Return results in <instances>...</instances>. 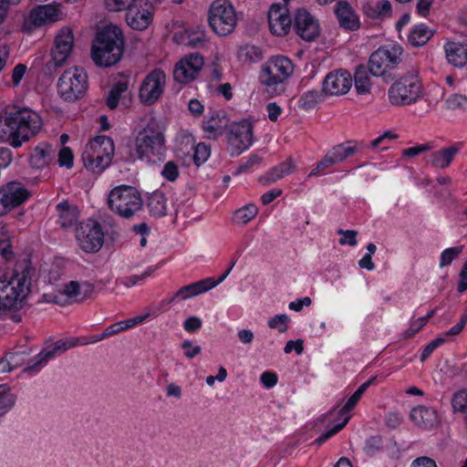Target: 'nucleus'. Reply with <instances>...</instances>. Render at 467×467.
Instances as JSON below:
<instances>
[{
  "instance_id": "nucleus-48",
  "label": "nucleus",
  "mask_w": 467,
  "mask_h": 467,
  "mask_svg": "<svg viewBox=\"0 0 467 467\" xmlns=\"http://www.w3.org/2000/svg\"><path fill=\"white\" fill-rule=\"evenodd\" d=\"M462 246L451 247L444 250L441 255V267L449 265L462 253Z\"/></svg>"
},
{
  "instance_id": "nucleus-33",
  "label": "nucleus",
  "mask_w": 467,
  "mask_h": 467,
  "mask_svg": "<svg viewBox=\"0 0 467 467\" xmlns=\"http://www.w3.org/2000/svg\"><path fill=\"white\" fill-rule=\"evenodd\" d=\"M56 150L50 145L36 147L30 157V163L36 169L47 166L55 156Z\"/></svg>"
},
{
  "instance_id": "nucleus-2",
  "label": "nucleus",
  "mask_w": 467,
  "mask_h": 467,
  "mask_svg": "<svg viewBox=\"0 0 467 467\" xmlns=\"http://www.w3.org/2000/svg\"><path fill=\"white\" fill-rule=\"evenodd\" d=\"M33 268L28 260L19 262L12 277H0L3 309H19L30 292Z\"/></svg>"
},
{
  "instance_id": "nucleus-39",
  "label": "nucleus",
  "mask_w": 467,
  "mask_h": 467,
  "mask_svg": "<svg viewBox=\"0 0 467 467\" xmlns=\"http://www.w3.org/2000/svg\"><path fill=\"white\" fill-rule=\"evenodd\" d=\"M322 94L317 90H308L303 93L298 99L299 109L306 112L316 109L321 101Z\"/></svg>"
},
{
  "instance_id": "nucleus-56",
  "label": "nucleus",
  "mask_w": 467,
  "mask_h": 467,
  "mask_svg": "<svg viewBox=\"0 0 467 467\" xmlns=\"http://www.w3.org/2000/svg\"><path fill=\"white\" fill-rule=\"evenodd\" d=\"M444 341H445V339L443 337H438V338L432 340L431 342H430L425 347V348L423 349V351L421 353V360H424L425 358H427L431 355V353L436 348H438L441 344H442Z\"/></svg>"
},
{
  "instance_id": "nucleus-10",
  "label": "nucleus",
  "mask_w": 467,
  "mask_h": 467,
  "mask_svg": "<svg viewBox=\"0 0 467 467\" xmlns=\"http://www.w3.org/2000/svg\"><path fill=\"white\" fill-rule=\"evenodd\" d=\"M75 237L78 247L86 253L99 252L104 243L101 226L95 221H87L75 227Z\"/></svg>"
},
{
  "instance_id": "nucleus-30",
  "label": "nucleus",
  "mask_w": 467,
  "mask_h": 467,
  "mask_svg": "<svg viewBox=\"0 0 467 467\" xmlns=\"http://www.w3.org/2000/svg\"><path fill=\"white\" fill-rule=\"evenodd\" d=\"M57 208L59 212L58 218L62 228L67 229L78 225V210L75 205L68 202H62L57 204Z\"/></svg>"
},
{
  "instance_id": "nucleus-50",
  "label": "nucleus",
  "mask_w": 467,
  "mask_h": 467,
  "mask_svg": "<svg viewBox=\"0 0 467 467\" xmlns=\"http://www.w3.org/2000/svg\"><path fill=\"white\" fill-rule=\"evenodd\" d=\"M432 149L431 143L428 142L415 147L408 148L402 150V156L404 158H413L422 152L431 150Z\"/></svg>"
},
{
  "instance_id": "nucleus-54",
  "label": "nucleus",
  "mask_w": 467,
  "mask_h": 467,
  "mask_svg": "<svg viewBox=\"0 0 467 467\" xmlns=\"http://www.w3.org/2000/svg\"><path fill=\"white\" fill-rule=\"evenodd\" d=\"M182 348L185 349V356L188 358H192L195 356L199 355L201 353V347L200 346H192V343L190 340H185L182 344Z\"/></svg>"
},
{
  "instance_id": "nucleus-44",
  "label": "nucleus",
  "mask_w": 467,
  "mask_h": 467,
  "mask_svg": "<svg viewBox=\"0 0 467 467\" xmlns=\"http://www.w3.org/2000/svg\"><path fill=\"white\" fill-rule=\"evenodd\" d=\"M444 105L445 109L450 112L464 110L467 105V97L461 94H452L445 99Z\"/></svg>"
},
{
  "instance_id": "nucleus-3",
  "label": "nucleus",
  "mask_w": 467,
  "mask_h": 467,
  "mask_svg": "<svg viewBox=\"0 0 467 467\" xmlns=\"http://www.w3.org/2000/svg\"><path fill=\"white\" fill-rule=\"evenodd\" d=\"M122 32L117 26L104 27L92 45L91 57L99 67H110L119 61L123 53Z\"/></svg>"
},
{
  "instance_id": "nucleus-20",
  "label": "nucleus",
  "mask_w": 467,
  "mask_h": 467,
  "mask_svg": "<svg viewBox=\"0 0 467 467\" xmlns=\"http://www.w3.org/2000/svg\"><path fill=\"white\" fill-rule=\"evenodd\" d=\"M152 6L147 3L136 2L126 12V22L129 26L136 30L146 29L152 21Z\"/></svg>"
},
{
  "instance_id": "nucleus-18",
  "label": "nucleus",
  "mask_w": 467,
  "mask_h": 467,
  "mask_svg": "<svg viewBox=\"0 0 467 467\" xmlns=\"http://www.w3.org/2000/svg\"><path fill=\"white\" fill-rule=\"evenodd\" d=\"M267 18L269 30L273 35L285 36L289 33L292 27V19L286 5L280 4L272 5L268 11Z\"/></svg>"
},
{
  "instance_id": "nucleus-4",
  "label": "nucleus",
  "mask_w": 467,
  "mask_h": 467,
  "mask_svg": "<svg viewBox=\"0 0 467 467\" xmlns=\"http://www.w3.org/2000/svg\"><path fill=\"white\" fill-rule=\"evenodd\" d=\"M388 96L391 105L406 107L421 99L424 90L418 75L409 72L390 86Z\"/></svg>"
},
{
  "instance_id": "nucleus-5",
  "label": "nucleus",
  "mask_w": 467,
  "mask_h": 467,
  "mask_svg": "<svg viewBox=\"0 0 467 467\" xmlns=\"http://www.w3.org/2000/svg\"><path fill=\"white\" fill-rule=\"evenodd\" d=\"M109 209L123 218H130L141 210L143 201L140 192L130 186H118L109 194Z\"/></svg>"
},
{
  "instance_id": "nucleus-41",
  "label": "nucleus",
  "mask_w": 467,
  "mask_h": 467,
  "mask_svg": "<svg viewBox=\"0 0 467 467\" xmlns=\"http://www.w3.org/2000/svg\"><path fill=\"white\" fill-rule=\"evenodd\" d=\"M129 93V84L127 81H119L114 85L107 98V106L110 109L117 108L119 101L125 98Z\"/></svg>"
},
{
  "instance_id": "nucleus-22",
  "label": "nucleus",
  "mask_w": 467,
  "mask_h": 467,
  "mask_svg": "<svg viewBox=\"0 0 467 467\" xmlns=\"http://www.w3.org/2000/svg\"><path fill=\"white\" fill-rule=\"evenodd\" d=\"M335 13L337 22L342 28L356 31L360 27L359 18L348 2H338L336 5Z\"/></svg>"
},
{
  "instance_id": "nucleus-1",
  "label": "nucleus",
  "mask_w": 467,
  "mask_h": 467,
  "mask_svg": "<svg viewBox=\"0 0 467 467\" xmlns=\"http://www.w3.org/2000/svg\"><path fill=\"white\" fill-rule=\"evenodd\" d=\"M43 125L40 115L28 109L7 106L0 114V143L19 148L36 136Z\"/></svg>"
},
{
  "instance_id": "nucleus-64",
  "label": "nucleus",
  "mask_w": 467,
  "mask_h": 467,
  "mask_svg": "<svg viewBox=\"0 0 467 467\" xmlns=\"http://www.w3.org/2000/svg\"><path fill=\"white\" fill-rule=\"evenodd\" d=\"M282 193V191L279 190V189H274L272 191H269L265 193H264L261 197V200H262V202L263 204L265 205H267L269 204L270 202H272L275 198H277L278 196H280Z\"/></svg>"
},
{
  "instance_id": "nucleus-59",
  "label": "nucleus",
  "mask_w": 467,
  "mask_h": 467,
  "mask_svg": "<svg viewBox=\"0 0 467 467\" xmlns=\"http://www.w3.org/2000/svg\"><path fill=\"white\" fill-rule=\"evenodd\" d=\"M295 349L296 352L299 355L303 352L304 347H303V340L297 339L296 341L289 340L285 347V352L286 354H289L292 352V350Z\"/></svg>"
},
{
  "instance_id": "nucleus-63",
  "label": "nucleus",
  "mask_w": 467,
  "mask_h": 467,
  "mask_svg": "<svg viewBox=\"0 0 467 467\" xmlns=\"http://www.w3.org/2000/svg\"><path fill=\"white\" fill-rule=\"evenodd\" d=\"M467 322V310L462 315L461 321L455 325L453 327H451L449 331L446 332L447 336H455L461 333V331L463 329L465 324Z\"/></svg>"
},
{
  "instance_id": "nucleus-52",
  "label": "nucleus",
  "mask_w": 467,
  "mask_h": 467,
  "mask_svg": "<svg viewBox=\"0 0 467 467\" xmlns=\"http://www.w3.org/2000/svg\"><path fill=\"white\" fill-rule=\"evenodd\" d=\"M58 162L60 166H66L67 168L73 165V153L67 147L62 148L58 153Z\"/></svg>"
},
{
  "instance_id": "nucleus-25",
  "label": "nucleus",
  "mask_w": 467,
  "mask_h": 467,
  "mask_svg": "<svg viewBox=\"0 0 467 467\" xmlns=\"http://www.w3.org/2000/svg\"><path fill=\"white\" fill-rule=\"evenodd\" d=\"M411 420L419 427L428 429L438 424L436 410L426 406H418L410 411Z\"/></svg>"
},
{
  "instance_id": "nucleus-38",
  "label": "nucleus",
  "mask_w": 467,
  "mask_h": 467,
  "mask_svg": "<svg viewBox=\"0 0 467 467\" xmlns=\"http://www.w3.org/2000/svg\"><path fill=\"white\" fill-rule=\"evenodd\" d=\"M82 159L86 168L94 172H101L111 163V161H105V158L100 155L95 154L87 150H84Z\"/></svg>"
},
{
  "instance_id": "nucleus-58",
  "label": "nucleus",
  "mask_w": 467,
  "mask_h": 467,
  "mask_svg": "<svg viewBox=\"0 0 467 467\" xmlns=\"http://www.w3.org/2000/svg\"><path fill=\"white\" fill-rule=\"evenodd\" d=\"M268 119L271 121H276L278 119V117L282 113V109L280 106H278L276 103L272 102L269 103L266 107Z\"/></svg>"
},
{
  "instance_id": "nucleus-23",
  "label": "nucleus",
  "mask_w": 467,
  "mask_h": 467,
  "mask_svg": "<svg viewBox=\"0 0 467 467\" xmlns=\"http://www.w3.org/2000/svg\"><path fill=\"white\" fill-rule=\"evenodd\" d=\"M59 16V5L49 4L34 8L30 13L29 17L35 26H42L44 24L58 20Z\"/></svg>"
},
{
  "instance_id": "nucleus-49",
  "label": "nucleus",
  "mask_w": 467,
  "mask_h": 467,
  "mask_svg": "<svg viewBox=\"0 0 467 467\" xmlns=\"http://www.w3.org/2000/svg\"><path fill=\"white\" fill-rule=\"evenodd\" d=\"M210 147H208L204 143H199L195 147L194 154H193V161L197 166H200L202 163H203L208 157L210 156Z\"/></svg>"
},
{
  "instance_id": "nucleus-12",
  "label": "nucleus",
  "mask_w": 467,
  "mask_h": 467,
  "mask_svg": "<svg viewBox=\"0 0 467 467\" xmlns=\"http://www.w3.org/2000/svg\"><path fill=\"white\" fill-rule=\"evenodd\" d=\"M74 47L73 32L68 27L62 28L55 37L51 49V59L47 67L49 71L62 67L69 57Z\"/></svg>"
},
{
  "instance_id": "nucleus-26",
  "label": "nucleus",
  "mask_w": 467,
  "mask_h": 467,
  "mask_svg": "<svg viewBox=\"0 0 467 467\" xmlns=\"http://www.w3.org/2000/svg\"><path fill=\"white\" fill-rule=\"evenodd\" d=\"M114 142L112 139L107 136H98L88 144L85 150L100 155L105 158V161H111L114 155Z\"/></svg>"
},
{
  "instance_id": "nucleus-37",
  "label": "nucleus",
  "mask_w": 467,
  "mask_h": 467,
  "mask_svg": "<svg viewBox=\"0 0 467 467\" xmlns=\"http://www.w3.org/2000/svg\"><path fill=\"white\" fill-rule=\"evenodd\" d=\"M358 151V146L356 143L347 142L338 144L328 150V154L331 156L334 162L339 163L344 161L347 158L354 155Z\"/></svg>"
},
{
  "instance_id": "nucleus-27",
  "label": "nucleus",
  "mask_w": 467,
  "mask_h": 467,
  "mask_svg": "<svg viewBox=\"0 0 467 467\" xmlns=\"http://www.w3.org/2000/svg\"><path fill=\"white\" fill-rule=\"evenodd\" d=\"M447 60L456 67L467 64V45L458 42H449L444 46Z\"/></svg>"
},
{
  "instance_id": "nucleus-28",
  "label": "nucleus",
  "mask_w": 467,
  "mask_h": 467,
  "mask_svg": "<svg viewBox=\"0 0 467 467\" xmlns=\"http://www.w3.org/2000/svg\"><path fill=\"white\" fill-rule=\"evenodd\" d=\"M174 39L178 44L192 48L201 47L207 41L206 33L201 28L196 30L186 29L182 33L176 34Z\"/></svg>"
},
{
  "instance_id": "nucleus-55",
  "label": "nucleus",
  "mask_w": 467,
  "mask_h": 467,
  "mask_svg": "<svg viewBox=\"0 0 467 467\" xmlns=\"http://www.w3.org/2000/svg\"><path fill=\"white\" fill-rule=\"evenodd\" d=\"M26 72V66L24 64H18L15 67L12 73V80L14 83V86H18L21 79L25 76Z\"/></svg>"
},
{
  "instance_id": "nucleus-53",
  "label": "nucleus",
  "mask_w": 467,
  "mask_h": 467,
  "mask_svg": "<svg viewBox=\"0 0 467 467\" xmlns=\"http://www.w3.org/2000/svg\"><path fill=\"white\" fill-rule=\"evenodd\" d=\"M337 233L339 234H343L344 235V238H341L339 240V244L341 245L348 244L349 245L354 246V245L357 244L356 236H357L358 233L356 231H353V230L344 231L342 229H339Z\"/></svg>"
},
{
  "instance_id": "nucleus-29",
  "label": "nucleus",
  "mask_w": 467,
  "mask_h": 467,
  "mask_svg": "<svg viewBox=\"0 0 467 467\" xmlns=\"http://www.w3.org/2000/svg\"><path fill=\"white\" fill-rule=\"evenodd\" d=\"M360 400V397L357 394H353L347 401V403L344 405V407L339 411V416L343 418L342 422L337 423L335 425L331 430L327 431L326 433L322 434L317 440V443H322L325 441H327L328 438L338 432L348 421L350 416L348 414L358 403V401Z\"/></svg>"
},
{
  "instance_id": "nucleus-57",
  "label": "nucleus",
  "mask_w": 467,
  "mask_h": 467,
  "mask_svg": "<svg viewBox=\"0 0 467 467\" xmlns=\"http://www.w3.org/2000/svg\"><path fill=\"white\" fill-rule=\"evenodd\" d=\"M202 327V320L199 317H192L184 321V329L187 332H194Z\"/></svg>"
},
{
  "instance_id": "nucleus-21",
  "label": "nucleus",
  "mask_w": 467,
  "mask_h": 467,
  "mask_svg": "<svg viewBox=\"0 0 467 467\" xmlns=\"http://www.w3.org/2000/svg\"><path fill=\"white\" fill-rule=\"evenodd\" d=\"M0 187L11 210L22 205L31 196L30 191L19 182H10Z\"/></svg>"
},
{
  "instance_id": "nucleus-60",
  "label": "nucleus",
  "mask_w": 467,
  "mask_h": 467,
  "mask_svg": "<svg viewBox=\"0 0 467 467\" xmlns=\"http://www.w3.org/2000/svg\"><path fill=\"white\" fill-rule=\"evenodd\" d=\"M261 381L266 388H272L276 384L277 377L275 373L266 371L261 375Z\"/></svg>"
},
{
  "instance_id": "nucleus-47",
  "label": "nucleus",
  "mask_w": 467,
  "mask_h": 467,
  "mask_svg": "<svg viewBox=\"0 0 467 467\" xmlns=\"http://www.w3.org/2000/svg\"><path fill=\"white\" fill-rule=\"evenodd\" d=\"M289 320L287 315H276L268 321V326L280 333H285L287 330Z\"/></svg>"
},
{
  "instance_id": "nucleus-62",
  "label": "nucleus",
  "mask_w": 467,
  "mask_h": 467,
  "mask_svg": "<svg viewBox=\"0 0 467 467\" xmlns=\"http://www.w3.org/2000/svg\"><path fill=\"white\" fill-rule=\"evenodd\" d=\"M411 467H437L436 462L429 457H419L415 459Z\"/></svg>"
},
{
  "instance_id": "nucleus-46",
  "label": "nucleus",
  "mask_w": 467,
  "mask_h": 467,
  "mask_svg": "<svg viewBox=\"0 0 467 467\" xmlns=\"http://www.w3.org/2000/svg\"><path fill=\"white\" fill-rule=\"evenodd\" d=\"M136 2L138 0H105V5L110 12H127Z\"/></svg>"
},
{
  "instance_id": "nucleus-36",
  "label": "nucleus",
  "mask_w": 467,
  "mask_h": 467,
  "mask_svg": "<svg viewBox=\"0 0 467 467\" xmlns=\"http://www.w3.org/2000/svg\"><path fill=\"white\" fill-rule=\"evenodd\" d=\"M368 71L369 70L363 65H360L356 68L354 75L355 88L359 95H365L370 92L371 82Z\"/></svg>"
},
{
  "instance_id": "nucleus-15",
  "label": "nucleus",
  "mask_w": 467,
  "mask_h": 467,
  "mask_svg": "<svg viewBox=\"0 0 467 467\" xmlns=\"http://www.w3.org/2000/svg\"><path fill=\"white\" fill-rule=\"evenodd\" d=\"M203 64V57L198 53H192L182 57L174 67V80L182 84L192 81L197 78Z\"/></svg>"
},
{
  "instance_id": "nucleus-43",
  "label": "nucleus",
  "mask_w": 467,
  "mask_h": 467,
  "mask_svg": "<svg viewBox=\"0 0 467 467\" xmlns=\"http://www.w3.org/2000/svg\"><path fill=\"white\" fill-rule=\"evenodd\" d=\"M16 397L5 385H0V416L6 413L16 403Z\"/></svg>"
},
{
  "instance_id": "nucleus-14",
  "label": "nucleus",
  "mask_w": 467,
  "mask_h": 467,
  "mask_svg": "<svg viewBox=\"0 0 467 467\" xmlns=\"http://www.w3.org/2000/svg\"><path fill=\"white\" fill-rule=\"evenodd\" d=\"M93 292L94 285L88 282L70 281L54 297V302L62 306L79 303L89 297Z\"/></svg>"
},
{
  "instance_id": "nucleus-13",
  "label": "nucleus",
  "mask_w": 467,
  "mask_h": 467,
  "mask_svg": "<svg viewBox=\"0 0 467 467\" xmlns=\"http://www.w3.org/2000/svg\"><path fill=\"white\" fill-rule=\"evenodd\" d=\"M253 140L254 128L248 120L233 123L227 131V141L232 155H239L248 149Z\"/></svg>"
},
{
  "instance_id": "nucleus-7",
  "label": "nucleus",
  "mask_w": 467,
  "mask_h": 467,
  "mask_svg": "<svg viewBox=\"0 0 467 467\" xmlns=\"http://www.w3.org/2000/svg\"><path fill=\"white\" fill-rule=\"evenodd\" d=\"M165 140L161 130L155 123H149L137 136L136 153L140 159L151 160L165 151Z\"/></svg>"
},
{
  "instance_id": "nucleus-40",
  "label": "nucleus",
  "mask_w": 467,
  "mask_h": 467,
  "mask_svg": "<svg viewBox=\"0 0 467 467\" xmlns=\"http://www.w3.org/2000/svg\"><path fill=\"white\" fill-rule=\"evenodd\" d=\"M432 32L424 25L415 26L409 35L408 40L413 47L424 46L432 36Z\"/></svg>"
},
{
  "instance_id": "nucleus-32",
  "label": "nucleus",
  "mask_w": 467,
  "mask_h": 467,
  "mask_svg": "<svg viewBox=\"0 0 467 467\" xmlns=\"http://www.w3.org/2000/svg\"><path fill=\"white\" fill-rule=\"evenodd\" d=\"M226 123L225 114L223 112H216L203 122V130L209 138L217 139L223 134Z\"/></svg>"
},
{
  "instance_id": "nucleus-61",
  "label": "nucleus",
  "mask_w": 467,
  "mask_h": 467,
  "mask_svg": "<svg viewBox=\"0 0 467 467\" xmlns=\"http://www.w3.org/2000/svg\"><path fill=\"white\" fill-rule=\"evenodd\" d=\"M124 327L120 322H117L109 327H107L102 334H100V337H108L113 335L118 334L120 331H123Z\"/></svg>"
},
{
  "instance_id": "nucleus-31",
  "label": "nucleus",
  "mask_w": 467,
  "mask_h": 467,
  "mask_svg": "<svg viewBox=\"0 0 467 467\" xmlns=\"http://www.w3.org/2000/svg\"><path fill=\"white\" fill-rule=\"evenodd\" d=\"M458 151L459 147L457 145L441 149L430 155V162L436 168L445 169L450 165Z\"/></svg>"
},
{
  "instance_id": "nucleus-11",
  "label": "nucleus",
  "mask_w": 467,
  "mask_h": 467,
  "mask_svg": "<svg viewBox=\"0 0 467 467\" xmlns=\"http://www.w3.org/2000/svg\"><path fill=\"white\" fill-rule=\"evenodd\" d=\"M166 84V76L161 69L150 71L143 79L140 90L139 99L146 106L155 104L162 96Z\"/></svg>"
},
{
  "instance_id": "nucleus-6",
  "label": "nucleus",
  "mask_w": 467,
  "mask_h": 467,
  "mask_svg": "<svg viewBox=\"0 0 467 467\" xmlns=\"http://www.w3.org/2000/svg\"><path fill=\"white\" fill-rule=\"evenodd\" d=\"M208 24L218 36H225L233 33L237 24L233 4L229 0H214L208 11Z\"/></svg>"
},
{
  "instance_id": "nucleus-34",
  "label": "nucleus",
  "mask_w": 467,
  "mask_h": 467,
  "mask_svg": "<svg viewBox=\"0 0 467 467\" xmlns=\"http://www.w3.org/2000/svg\"><path fill=\"white\" fill-rule=\"evenodd\" d=\"M150 213L155 217H162L167 212V200L161 192H152L147 202Z\"/></svg>"
},
{
  "instance_id": "nucleus-51",
  "label": "nucleus",
  "mask_w": 467,
  "mask_h": 467,
  "mask_svg": "<svg viewBox=\"0 0 467 467\" xmlns=\"http://www.w3.org/2000/svg\"><path fill=\"white\" fill-rule=\"evenodd\" d=\"M162 176L170 182L175 181L179 176L178 166L173 161H168L161 171Z\"/></svg>"
},
{
  "instance_id": "nucleus-45",
  "label": "nucleus",
  "mask_w": 467,
  "mask_h": 467,
  "mask_svg": "<svg viewBox=\"0 0 467 467\" xmlns=\"http://www.w3.org/2000/svg\"><path fill=\"white\" fill-rule=\"evenodd\" d=\"M295 163L292 159H287L271 170L270 175L273 181L284 178L295 171Z\"/></svg>"
},
{
  "instance_id": "nucleus-42",
  "label": "nucleus",
  "mask_w": 467,
  "mask_h": 467,
  "mask_svg": "<svg viewBox=\"0 0 467 467\" xmlns=\"http://www.w3.org/2000/svg\"><path fill=\"white\" fill-rule=\"evenodd\" d=\"M258 213V209L254 204H246L244 207L238 209L234 213L233 221L236 224H246L253 220Z\"/></svg>"
},
{
  "instance_id": "nucleus-19",
  "label": "nucleus",
  "mask_w": 467,
  "mask_h": 467,
  "mask_svg": "<svg viewBox=\"0 0 467 467\" xmlns=\"http://www.w3.org/2000/svg\"><path fill=\"white\" fill-rule=\"evenodd\" d=\"M399 60L398 50L379 48L370 56L368 70L373 76H385L389 69L399 63Z\"/></svg>"
},
{
  "instance_id": "nucleus-24",
  "label": "nucleus",
  "mask_w": 467,
  "mask_h": 467,
  "mask_svg": "<svg viewBox=\"0 0 467 467\" xmlns=\"http://www.w3.org/2000/svg\"><path fill=\"white\" fill-rule=\"evenodd\" d=\"M216 283L217 282H215L213 278H206L199 282L182 286L174 294L170 302L174 301L176 298L185 300L192 296H198L216 286Z\"/></svg>"
},
{
  "instance_id": "nucleus-17",
  "label": "nucleus",
  "mask_w": 467,
  "mask_h": 467,
  "mask_svg": "<svg viewBox=\"0 0 467 467\" xmlns=\"http://www.w3.org/2000/svg\"><path fill=\"white\" fill-rule=\"evenodd\" d=\"M294 28L306 41L315 40L320 33L318 21L305 8H298L294 15Z\"/></svg>"
},
{
  "instance_id": "nucleus-16",
  "label": "nucleus",
  "mask_w": 467,
  "mask_h": 467,
  "mask_svg": "<svg viewBox=\"0 0 467 467\" xmlns=\"http://www.w3.org/2000/svg\"><path fill=\"white\" fill-rule=\"evenodd\" d=\"M353 83V78L349 72L343 69L329 72L322 85V93L326 96L338 97L347 94Z\"/></svg>"
},
{
  "instance_id": "nucleus-9",
  "label": "nucleus",
  "mask_w": 467,
  "mask_h": 467,
  "mask_svg": "<svg viewBox=\"0 0 467 467\" xmlns=\"http://www.w3.org/2000/svg\"><path fill=\"white\" fill-rule=\"evenodd\" d=\"M294 71V66L290 59L285 57H275L271 58L262 68L260 81L271 92L272 88L286 80Z\"/></svg>"
},
{
  "instance_id": "nucleus-8",
  "label": "nucleus",
  "mask_w": 467,
  "mask_h": 467,
  "mask_svg": "<svg viewBox=\"0 0 467 467\" xmlns=\"http://www.w3.org/2000/svg\"><path fill=\"white\" fill-rule=\"evenodd\" d=\"M87 88L88 76L81 67L66 69L58 79V94L66 101L71 102L80 99Z\"/></svg>"
},
{
  "instance_id": "nucleus-35",
  "label": "nucleus",
  "mask_w": 467,
  "mask_h": 467,
  "mask_svg": "<svg viewBox=\"0 0 467 467\" xmlns=\"http://www.w3.org/2000/svg\"><path fill=\"white\" fill-rule=\"evenodd\" d=\"M363 11L368 17L380 18L389 16L391 12V5L388 0H382L377 3H366L363 5Z\"/></svg>"
}]
</instances>
